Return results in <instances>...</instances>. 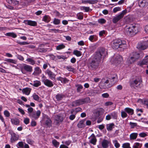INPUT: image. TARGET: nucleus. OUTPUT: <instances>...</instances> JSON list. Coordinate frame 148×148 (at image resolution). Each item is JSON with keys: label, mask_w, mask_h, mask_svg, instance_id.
<instances>
[{"label": "nucleus", "mask_w": 148, "mask_h": 148, "mask_svg": "<svg viewBox=\"0 0 148 148\" xmlns=\"http://www.w3.org/2000/svg\"><path fill=\"white\" fill-rule=\"evenodd\" d=\"M25 106L28 108V113L31 118L36 120L39 117L41 114V112L39 110H38L36 112H34L33 108L31 107L29 105L26 104Z\"/></svg>", "instance_id": "obj_1"}, {"label": "nucleus", "mask_w": 148, "mask_h": 148, "mask_svg": "<svg viewBox=\"0 0 148 148\" xmlns=\"http://www.w3.org/2000/svg\"><path fill=\"white\" fill-rule=\"evenodd\" d=\"M126 42L124 40H121L119 39L114 40L112 44V47L114 49H117L119 48H123L125 47Z\"/></svg>", "instance_id": "obj_2"}, {"label": "nucleus", "mask_w": 148, "mask_h": 148, "mask_svg": "<svg viewBox=\"0 0 148 148\" xmlns=\"http://www.w3.org/2000/svg\"><path fill=\"white\" fill-rule=\"evenodd\" d=\"M138 32L137 27L135 25H131L129 27H127L125 28V34L129 36H134Z\"/></svg>", "instance_id": "obj_3"}, {"label": "nucleus", "mask_w": 148, "mask_h": 148, "mask_svg": "<svg viewBox=\"0 0 148 148\" xmlns=\"http://www.w3.org/2000/svg\"><path fill=\"white\" fill-rule=\"evenodd\" d=\"M100 60L95 56L91 61H90L88 63V66L89 68L91 70H94L98 67L99 63L100 62Z\"/></svg>", "instance_id": "obj_4"}, {"label": "nucleus", "mask_w": 148, "mask_h": 148, "mask_svg": "<svg viewBox=\"0 0 148 148\" xmlns=\"http://www.w3.org/2000/svg\"><path fill=\"white\" fill-rule=\"evenodd\" d=\"M142 82L141 78L138 77L132 81L130 82V84L131 88L137 89L141 87V84Z\"/></svg>", "instance_id": "obj_5"}, {"label": "nucleus", "mask_w": 148, "mask_h": 148, "mask_svg": "<svg viewBox=\"0 0 148 148\" xmlns=\"http://www.w3.org/2000/svg\"><path fill=\"white\" fill-rule=\"evenodd\" d=\"M140 54L137 52H133L131 54V57L128 58L127 63L129 65L133 63L140 57Z\"/></svg>", "instance_id": "obj_6"}, {"label": "nucleus", "mask_w": 148, "mask_h": 148, "mask_svg": "<svg viewBox=\"0 0 148 148\" xmlns=\"http://www.w3.org/2000/svg\"><path fill=\"white\" fill-rule=\"evenodd\" d=\"M90 101V99L89 97H86L84 99L77 100L72 103V106H76L86 103Z\"/></svg>", "instance_id": "obj_7"}, {"label": "nucleus", "mask_w": 148, "mask_h": 148, "mask_svg": "<svg viewBox=\"0 0 148 148\" xmlns=\"http://www.w3.org/2000/svg\"><path fill=\"white\" fill-rule=\"evenodd\" d=\"M107 54V50L103 48H101L99 51L97 52L95 56L97 57L98 60H100L101 58V56L105 57Z\"/></svg>", "instance_id": "obj_8"}, {"label": "nucleus", "mask_w": 148, "mask_h": 148, "mask_svg": "<svg viewBox=\"0 0 148 148\" xmlns=\"http://www.w3.org/2000/svg\"><path fill=\"white\" fill-rule=\"evenodd\" d=\"M127 13L126 9L123 11L119 14L116 16L112 19V22L114 23H116L118 21L122 19Z\"/></svg>", "instance_id": "obj_9"}, {"label": "nucleus", "mask_w": 148, "mask_h": 148, "mask_svg": "<svg viewBox=\"0 0 148 148\" xmlns=\"http://www.w3.org/2000/svg\"><path fill=\"white\" fill-rule=\"evenodd\" d=\"M42 81L45 85L48 87H51L53 85L52 82L50 80L47 79L46 77L44 75L42 78Z\"/></svg>", "instance_id": "obj_10"}, {"label": "nucleus", "mask_w": 148, "mask_h": 148, "mask_svg": "<svg viewBox=\"0 0 148 148\" xmlns=\"http://www.w3.org/2000/svg\"><path fill=\"white\" fill-rule=\"evenodd\" d=\"M148 47V43L147 42L145 41L139 43L137 46V48L140 50H143L146 49Z\"/></svg>", "instance_id": "obj_11"}, {"label": "nucleus", "mask_w": 148, "mask_h": 148, "mask_svg": "<svg viewBox=\"0 0 148 148\" xmlns=\"http://www.w3.org/2000/svg\"><path fill=\"white\" fill-rule=\"evenodd\" d=\"M89 142L94 145L96 144L97 140L94 134H92L89 137Z\"/></svg>", "instance_id": "obj_12"}, {"label": "nucleus", "mask_w": 148, "mask_h": 148, "mask_svg": "<svg viewBox=\"0 0 148 148\" xmlns=\"http://www.w3.org/2000/svg\"><path fill=\"white\" fill-rule=\"evenodd\" d=\"M24 23L25 24L31 26H35L37 25L36 22L29 20H25L24 21Z\"/></svg>", "instance_id": "obj_13"}, {"label": "nucleus", "mask_w": 148, "mask_h": 148, "mask_svg": "<svg viewBox=\"0 0 148 148\" xmlns=\"http://www.w3.org/2000/svg\"><path fill=\"white\" fill-rule=\"evenodd\" d=\"M64 119L63 117L61 116H56L55 119V123L56 125H58L60 122H62Z\"/></svg>", "instance_id": "obj_14"}, {"label": "nucleus", "mask_w": 148, "mask_h": 148, "mask_svg": "<svg viewBox=\"0 0 148 148\" xmlns=\"http://www.w3.org/2000/svg\"><path fill=\"white\" fill-rule=\"evenodd\" d=\"M139 5L141 7H144L148 5V0H140Z\"/></svg>", "instance_id": "obj_15"}, {"label": "nucleus", "mask_w": 148, "mask_h": 148, "mask_svg": "<svg viewBox=\"0 0 148 148\" xmlns=\"http://www.w3.org/2000/svg\"><path fill=\"white\" fill-rule=\"evenodd\" d=\"M19 136L18 135L15 133H13L11 134L10 141L11 143H13L15 141L18 140L19 139Z\"/></svg>", "instance_id": "obj_16"}, {"label": "nucleus", "mask_w": 148, "mask_h": 148, "mask_svg": "<svg viewBox=\"0 0 148 148\" xmlns=\"http://www.w3.org/2000/svg\"><path fill=\"white\" fill-rule=\"evenodd\" d=\"M110 141L104 139L101 142V146L103 148H108L109 146Z\"/></svg>", "instance_id": "obj_17"}, {"label": "nucleus", "mask_w": 148, "mask_h": 148, "mask_svg": "<svg viewBox=\"0 0 148 148\" xmlns=\"http://www.w3.org/2000/svg\"><path fill=\"white\" fill-rule=\"evenodd\" d=\"M23 69L27 72H31L32 70V67L26 64H24L23 67Z\"/></svg>", "instance_id": "obj_18"}, {"label": "nucleus", "mask_w": 148, "mask_h": 148, "mask_svg": "<svg viewBox=\"0 0 148 148\" xmlns=\"http://www.w3.org/2000/svg\"><path fill=\"white\" fill-rule=\"evenodd\" d=\"M46 73L48 74L49 77L52 80L55 79V75L49 70H47L46 71Z\"/></svg>", "instance_id": "obj_19"}, {"label": "nucleus", "mask_w": 148, "mask_h": 148, "mask_svg": "<svg viewBox=\"0 0 148 148\" xmlns=\"http://www.w3.org/2000/svg\"><path fill=\"white\" fill-rule=\"evenodd\" d=\"M98 1L97 0H82V3H89L90 4H93L97 3Z\"/></svg>", "instance_id": "obj_20"}, {"label": "nucleus", "mask_w": 148, "mask_h": 148, "mask_svg": "<svg viewBox=\"0 0 148 148\" xmlns=\"http://www.w3.org/2000/svg\"><path fill=\"white\" fill-rule=\"evenodd\" d=\"M31 89L29 88H23L22 90L23 93L27 95H29L31 91Z\"/></svg>", "instance_id": "obj_21"}, {"label": "nucleus", "mask_w": 148, "mask_h": 148, "mask_svg": "<svg viewBox=\"0 0 148 148\" xmlns=\"http://www.w3.org/2000/svg\"><path fill=\"white\" fill-rule=\"evenodd\" d=\"M85 120H84L80 121L77 124V127L80 128H82L85 126L84 123Z\"/></svg>", "instance_id": "obj_22"}, {"label": "nucleus", "mask_w": 148, "mask_h": 148, "mask_svg": "<svg viewBox=\"0 0 148 148\" xmlns=\"http://www.w3.org/2000/svg\"><path fill=\"white\" fill-rule=\"evenodd\" d=\"M124 110L130 115H132L134 114V110L129 108H125Z\"/></svg>", "instance_id": "obj_23"}, {"label": "nucleus", "mask_w": 148, "mask_h": 148, "mask_svg": "<svg viewBox=\"0 0 148 148\" xmlns=\"http://www.w3.org/2000/svg\"><path fill=\"white\" fill-rule=\"evenodd\" d=\"M65 97V95L62 93L58 94L56 95V98L58 101H60Z\"/></svg>", "instance_id": "obj_24"}, {"label": "nucleus", "mask_w": 148, "mask_h": 148, "mask_svg": "<svg viewBox=\"0 0 148 148\" xmlns=\"http://www.w3.org/2000/svg\"><path fill=\"white\" fill-rule=\"evenodd\" d=\"M114 125L113 123H110L106 125V129L108 131H111L114 127Z\"/></svg>", "instance_id": "obj_25"}, {"label": "nucleus", "mask_w": 148, "mask_h": 148, "mask_svg": "<svg viewBox=\"0 0 148 148\" xmlns=\"http://www.w3.org/2000/svg\"><path fill=\"white\" fill-rule=\"evenodd\" d=\"M57 79L58 81H60L62 83H67L69 80L66 78H63L61 77H59L57 78Z\"/></svg>", "instance_id": "obj_26"}, {"label": "nucleus", "mask_w": 148, "mask_h": 148, "mask_svg": "<svg viewBox=\"0 0 148 148\" xmlns=\"http://www.w3.org/2000/svg\"><path fill=\"white\" fill-rule=\"evenodd\" d=\"M122 60V58L120 55L117 56L114 60V62L116 64L119 63Z\"/></svg>", "instance_id": "obj_27"}, {"label": "nucleus", "mask_w": 148, "mask_h": 148, "mask_svg": "<svg viewBox=\"0 0 148 148\" xmlns=\"http://www.w3.org/2000/svg\"><path fill=\"white\" fill-rule=\"evenodd\" d=\"M138 136V134L133 133L131 134L130 135V140H134L136 139Z\"/></svg>", "instance_id": "obj_28"}, {"label": "nucleus", "mask_w": 148, "mask_h": 148, "mask_svg": "<svg viewBox=\"0 0 148 148\" xmlns=\"http://www.w3.org/2000/svg\"><path fill=\"white\" fill-rule=\"evenodd\" d=\"M45 121V124L48 126H51L52 122L50 118L48 117H47Z\"/></svg>", "instance_id": "obj_29"}, {"label": "nucleus", "mask_w": 148, "mask_h": 148, "mask_svg": "<svg viewBox=\"0 0 148 148\" xmlns=\"http://www.w3.org/2000/svg\"><path fill=\"white\" fill-rule=\"evenodd\" d=\"M5 35L7 36L11 37L13 38H16L17 37L16 34L13 32H8L5 34Z\"/></svg>", "instance_id": "obj_30"}, {"label": "nucleus", "mask_w": 148, "mask_h": 148, "mask_svg": "<svg viewBox=\"0 0 148 148\" xmlns=\"http://www.w3.org/2000/svg\"><path fill=\"white\" fill-rule=\"evenodd\" d=\"M5 61H7L8 62L13 63L14 64H16L17 62L16 60L11 59H6L5 60Z\"/></svg>", "instance_id": "obj_31"}, {"label": "nucleus", "mask_w": 148, "mask_h": 148, "mask_svg": "<svg viewBox=\"0 0 148 148\" xmlns=\"http://www.w3.org/2000/svg\"><path fill=\"white\" fill-rule=\"evenodd\" d=\"M42 20L45 22L48 23L50 21V18L48 16L45 15L43 16Z\"/></svg>", "instance_id": "obj_32"}, {"label": "nucleus", "mask_w": 148, "mask_h": 148, "mask_svg": "<svg viewBox=\"0 0 148 148\" xmlns=\"http://www.w3.org/2000/svg\"><path fill=\"white\" fill-rule=\"evenodd\" d=\"M75 86L77 88V90L78 92H79L83 88V86L81 84H78L75 85Z\"/></svg>", "instance_id": "obj_33"}, {"label": "nucleus", "mask_w": 148, "mask_h": 148, "mask_svg": "<svg viewBox=\"0 0 148 148\" xmlns=\"http://www.w3.org/2000/svg\"><path fill=\"white\" fill-rule=\"evenodd\" d=\"M52 143L53 145L56 148L58 147L60 145L59 143L55 139L53 140L52 141Z\"/></svg>", "instance_id": "obj_34"}, {"label": "nucleus", "mask_w": 148, "mask_h": 148, "mask_svg": "<svg viewBox=\"0 0 148 148\" xmlns=\"http://www.w3.org/2000/svg\"><path fill=\"white\" fill-rule=\"evenodd\" d=\"M11 121L12 124L16 125L18 124L19 123V120L16 119H11Z\"/></svg>", "instance_id": "obj_35"}, {"label": "nucleus", "mask_w": 148, "mask_h": 148, "mask_svg": "<svg viewBox=\"0 0 148 148\" xmlns=\"http://www.w3.org/2000/svg\"><path fill=\"white\" fill-rule=\"evenodd\" d=\"M111 118L114 119H116L117 118V113L115 112H113L110 113Z\"/></svg>", "instance_id": "obj_36"}, {"label": "nucleus", "mask_w": 148, "mask_h": 148, "mask_svg": "<svg viewBox=\"0 0 148 148\" xmlns=\"http://www.w3.org/2000/svg\"><path fill=\"white\" fill-rule=\"evenodd\" d=\"M113 143L114 144L115 147L116 148H118L120 146V144L118 143L116 140H112Z\"/></svg>", "instance_id": "obj_37"}, {"label": "nucleus", "mask_w": 148, "mask_h": 148, "mask_svg": "<svg viewBox=\"0 0 148 148\" xmlns=\"http://www.w3.org/2000/svg\"><path fill=\"white\" fill-rule=\"evenodd\" d=\"M41 82L39 81H36L34 82L33 86L36 87H38L41 85Z\"/></svg>", "instance_id": "obj_38"}, {"label": "nucleus", "mask_w": 148, "mask_h": 148, "mask_svg": "<svg viewBox=\"0 0 148 148\" xmlns=\"http://www.w3.org/2000/svg\"><path fill=\"white\" fill-rule=\"evenodd\" d=\"M26 61L28 62H30V64L32 65H34L35 63V61L31 58H27L26 59Z\"/></svg>", "instance_id": "obj_39"}, {"label": "nucleus", "mask_w": 148, "mask_h": 148, "mask_svg": "<svg viewBox=\"0 0 148 148\" xmlns=\"http://www.w3.org/2000/svg\"><path fill=\"white\" fill-rule=\"evenodd\" d=\"M65 47V46L63 44H60L56 47V49L57 50H60L63 49Z\"/></svg>", "instance_id": "obj_40"}, {"label": "nucleus", "mask_w": 148, "mask_h": 148, "mask_svg": "<svg viewBox=\"0 0 148 148\" xmlns=\"http://www.w3.org/2000/svg\"><path fill=\"white\" fill-rule=\"evenodd\" d=\"M73 53L77 57H79L82 55L81 52L77 50L74 51Z\"/></svg>", "instance_id": "obj_41"}, {"label": "nucleus", "mask_w": 148, "mask_h": 148, "mask_svg": "<svg viewBox=\"0 0 148 148\" xmlns=\"http://www.w3.org/2000/svg\"><path fill=\"white\" fill-rule=\"evenodd\" d=\"M41 72V70L39 67H37L35 68L34 73L36 74H38L40 73Z\"/></svg>", "instance_id": "obj_42"}, {"label": "nucleus", "mask_w": 148, "mask_h": 148, "mask_svg": "<svg viewBox=\"0 0 148 148\" xmlns=\"http://www.w3.org/2000/svg\"><path fill=\"white\" fill-rule=\"evenodd\" d=\"M42 45H40L39 46L38 48V51L40 52H45L47 51V50L44 48H40V47H41Z\"/></svg>", "instance_id": "obj_43"}, {"label": "nucleus", "mask_w": 148, "mask_h": 148, "mask_svg": "<svg viewBox=\"0 0 148 148\" xmlns=\"http://www.w3.org/2000/svg\"><path fill=\"white\" fill-rule=\"evenodd\" d=\"M122 147L123 148H131L130 144L129 143H125L122 145Z\"/></svg>", "instance_id": "obj_44"}, {"label": "nucleus", "mask_w": 148, "mask_h": 148, "mask_svg": "<svg viewBox=\"0 0 148 148\" xmlns=\"http://www.w3.org/2000/svg\"><path fill=\"white\" fill-rule=\"evenodd\" d=\"M33 99L36 101H39L40 99V97L39 96L36 94H34L32 95Z\"/></svg>", "instance_id": "obj_45"}, {"label": "nucleus", "mask_w": 148, "mask_h": 148, "mask_svg": "<svg viewBox=\"0 0 148 148\" xmlns=\"http://www.w3.org/2000/svg\"><path fill=\"white\" fill-rule=\"evenodd\" d=\"M53 23L55 25H59L60 23V20L59 19L55 18Z\"/></svg>", "instance_id": "obj_46"}, {"label": "nucleus", "mask_w": 148, "mask_h": 148, "mask_svg": "<svg viewBox=\"0 0 148 148\" xmlns=\"http://www.w3.org/2000/svg\"><path fill=\"white\" fill-rule=\"evenodd\" d=\"M141 64L142 65L147 64L148 65V58L144 59L141 62Z\"/></svg>", "instance_id": "obj_47"}, {"label": "nucleus", "mask_w": 148, "mask_h": 148, "mask_svg": "<svg viewBox=\"0 0 148 148\" xmlns=\"http://www.w3.org/2000/svg\"><path fill=\"white\" fill-rule=\"evenodd\" d=\"M121 10V8L119 7L114 8L113 10V12L114 13H116L117 11H120Z\"/></svg>", "instance_id": "obj_48"}, {"label": "nucleus", "mask_w": 148, "mask_h": 148, "mask_svg": "<svg viewBox=\"0 0 148 148\" xmlns=\"http://www.w3.org/2000/svg\"><path fill=\"white\" fill-rule=\"evenodd\" d=\"M125 112V111L121 112V116L122 118H124L127 116V114Z\"/></svg>", "instance_id": "obj_49"}, {"label": "nucleus", "mask_w": 148, "mask_h": 148, "mask_svg": "<svg viewBox=\"0 0 148 148\" xmlns=\"http://www.w3.org/2000/svg\"><path fill=\"white\" fill-rule=\"evenodd\" d=\"M142 146V145L138 143H135L134 145V148H140Z\"/></svg>", "instance_id": "obj_50"}, {"label": "nucleus", "mask_w": 148, "mask_h": 148, "mask_svg": "<svg viewBox=\"0 0 148 148\" xmlns=\"http://www.w3.org/2000/svg\"><path fill=\"white\" fill-rule=\"evenodd\" d=\"M130 125L131 126V128H134L135 127L137 126V123H136L130 122Z\"/></svg>", "instance_id": "obj_51"}, {"label": "nucleus", "mask_w": 148, "mask_h": 148, "mask_svg": "<svg viewBox=\"0 0 148 148\" xmlns=\"http://www.w3.org/2000/svg\"><path fill=\"white\" fill-rule=\"evenodd\" d=\"M106 20L104 18L99 19L98 20L99 23L101 24H103L106 22Z\"/></svg>", "instance_id": "obj_52"}, {"label": "nucleus", "mask_w": 148, "mask_h": 148, "mask_svg": "<svg viewBox=\"0 0 148 148\" xmlns=\"http://www.w3.org/2000/svg\"><path fill=\"white\" fill-rule=\"evenodd\" d=\"M139 136L141 137L144 138L147 136V134L146 133L142 132L140 133L139 134Z\"/></svg>", "instance_id": "obj_53"}, {"label": "nucleus", "mask_w": 148, "mask_h": 148, "mask_svg": "<svg viewBox=\"0 0 148 148\" xmlns=\"http://www.w3.org/2000/svg\"><path fill=\"white\" fill-rule=\"evenodd\" d=\"M17 146L20 147H23L24 146V144L22 141L19 142L17 145Z\"/></svg>", "instance_id": "obj_54"}, {"label": "nucleus", "mask_w": 148, "mask_h": 148, "mask_svg": "<svg viewBox=\"0 0 148 148\" xmlns=\"http://www.w3.org/2000/svg\"><path fill=\"white\" fill-rule=\"evenodd\" d=\"M66 69L69 71H73L74 70V68L72 67L71 66H66Z\"/></svg>", "instance_id": "obj_55"}, {"label": "nucleus", "mask_w": 148, "mask_h": 148, "mask_svg": "<svg viewBox=\"0 0 148 148\" xmlns=\"http://www.w3.org/2000/svg\"><path fill=\"white\" fill-rule=\"evenodd\" d=\"M81 9L82 10H84L86 12H88L90 10V8L89 7L83 6L81 8Z\"/></svg>", "instance_id": "obj_56"}, {"label": "nucleus", "mask_w": 148, "mask_h": 148, "mask_svg": "<svg viewBox=\"0 0 148 148\" xmlns=\"http://www.w3.org/2000/svg\"><path fill=\"white\" fill-rule=\"evenodd\" d=\"M11 2L14 5H18L19 3V1L15 0H11Z\"/></svg>", "instance_id": "obj_57"}, {"label": "nucleus", "mask_w": 148, "mask_h": 148, "mask_svg": "<svg viewBox=\"0 0 148 148\" xmlns=\"http://www.w3.org/2000/svg\"><path fill=\"white\" fill-rule=\"evenodd\" d=\"M17 43L18 44H19L21 45H28L29 44V43L27 42H17Z\"/></svg>", "instance_id": "obj_58"}, {"label": "nucleus", "mask_w": 148, "mask_h": 148, "mask_svg": "<svg viewBox=\"0 0 148 148\" xmlns=\"http://www.w3.org/2000/svg\"><path fill=\"white\" fill-rule=\"evenodd\" d=\"M4 115L7 117H8L10 116V113L9 112L6 110H5L4 112Z\"/></svg>", "instance_id": "obj_59"}, {"label": "nucleus", "mask_w": 148, "mask_h": 148, "mask_svg": "<svg viewBox=\"0 0 148 148\" xmlns=\"http://www.w3.org/2000/svg\"><path fill=\"white\" fill-rule=\"evenodd\" d=\"M56 58L59 59H62L64 60L66 59L65 57L63 56H56Z\"/></svg>", "instance_id": "obj_60"}, {"label": "nucleus", "mask_w": 148, "mask_h": 148, "mask_svg": "<svg viewBox=\"0 0 148 148\" xmlns=\"http://www.w3.org/2000/svg\"><path fill=\"white\" fill-rule=\"evenodd\" d=\"M24 122L25 124H28L29 122V119L28 118H26L24 119Z\"/></svg>", "instance_id": "obj_61"}, {"label": "nucleus", "mask_w": 148, "mask_h": 148, "mask_svg": "<svg viewBox=\"0 0 148 148\" xmlns=\"http://www.w3.org/2000/svg\"><path fill=\"white\" fill-rule=\"evenodd\" d=\"M77 18L79 20L82 19L83 18V16L79 14H78L77 15Z\"/></svg>", "instance_id": "obj_62"}, {"label": "nucleus", "mask_w": 148, "mask_h": 148, "mask_svg": "<svg viewBox=\"0 0 148 148\" xmlns=\"http://www.w3.org/2000/svg\"><path fill=\"white\" fill-rule=\"evenodd\" d=\"M75 117V114H71L69 116V119L71 120H73Z\"/></svg>", "instance_id": "obj_63"}, {"label": "nucleus", "mask_w": 148, "mask_h": 148, "mask_svg": "<svg viewBox=\"0 0 148 148\" xmlns=\"http://www.w3.org/2000/svg\"><path fill=\"white\" fill-rule=\"evenodd\" d=\"M18 111L23 115H24L25 114V112L24 110L20 108H18Z\"/></svg>", "instance_id": "obj_64"}]
</instances>
